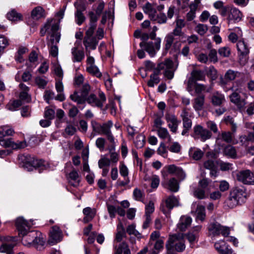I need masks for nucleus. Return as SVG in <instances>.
Segmentation results:
<instances>
[{
    "mask_svg": "<svg viewBox=\"0 0 254 254\" xmlns=\"http://www.w3.org/2000/svg\"><path fill=\"white\" fill-rule=\"evenodd\" d=\"M242 16V12L238 9L232 7L227 19L228 23H236L241 20Z\"/></svg>",
    "mask_w": 254,
    "mask_h": 254,
    "instance_id": "412c9836",
    "label": "nucleus"
},
{
    "mask_svg": "<svg viewBox=\"0 0 254 254\" xmlns=\"http://www.w3.org/2000/svg\"><path fill=\"white\" fill-rule=\"evenodd\" d=\"M205 78L203 71L199 70H193L191 73L190 79L195 82L196 81L204 80Z\"/></svg>",
    "mask_w": 254,
    "mask_h": 254,
    "instance_id": "e433bc0d",
    "label": "nucleus"
},
{
    "mask_svg": "<svg viewBox=\"0 0 254 254\" xmlns=\"http://www.w3.org/2000/svg\"><path fill=\"white\" fill-rule=\"evenodd\" d=\"M168 244L170 245L173 251L175 252L181 253L183 252L186 248L185 241L182 238V235L180 234L169 235L166 246Z\"/></svg>",
    "mask_w": 254,
    "mask_h": 254,
    "instance_id": "f03ea898",
    "label": "nucleus"
},
{
    "mask_svg": "<svg viewBox=\"0 0 254 254\" xmlns=\"http://www.w3.org/2000/svg\"><path fill=\"white\" fill-rule=\"evenodd\" d=\"M174 40V37L172 34L169 33L167 34L165 38V46L164 49L166 52H167L171 47L172 44Z\"/></svg>",
    "mask_w": 254,
    "mask_h": 254,
    "instance_id": "a18cd8bd",
    "label": "nucleus"
},
{
    "mask_svg": "<svg viewBox=\"0 0 254 254\" xmlns=\"http://www.w3.org/2000/svg\"><path fill=\"white\" fill-rule=\"evenodd\" d=\"M209 99L214 106H220L225 101L224 95L218 91L212 93L209 97Z\"/></svg>",
    "mask_w": 254,
    "mask_h": 254,
    "instance_id": "4be33fe9",
    "label": "nucleus"
},
{
    "mask_svg": "<svg viewBox=\"0 0 254 254\" xmlns=\"http://www.w3.org/2000/svg\"><path fill=\"white\" fill-rule=\"evenodd\" d=\"M163 187L170 191L176 192L179 191L180 185L178 180L175 178L165 179L162 183Z\"/></svg>",
    "mask_w": 254,
    "mask_h": 254,
    "instance_id": "4468645a",
    "label": "nucleus"
},
{
    "mask_svg": "<svg viewBox=\"0 0 254 254\" xmlns=\"http://www.w3.org/2000/svg\"><path fill=\"white\" fill-rule=\"evenodd\" d=\"M219 137L227 143H231L233 140V134L229 131H223Z\"/></svg>",
    "mask_w": 254,
    "mask_h": 254,
    "instance_id": "de8ad7c7",
    "label": "nucleus"
},
{
    "mask_svg": "<svg viewBox=\"0 0 254 254\" xmlns=\"http://www.w3.org/2000/svg\"><path fill=\"white\" fill-rule=\"evenodd\" d=\"M161 39L157 38L154 42H142L139 44L140 47L144 50L151 57H154L161 47Z\"/></svg>",
    "mask_w": 254,
    "mask_h": 254,
    "instance_id": "39448f33",
    "label": "nucleus"
},
{
    "mask_svg": "<svg viewBox=\"0 0 254 254\" xmlns=\"http://www.w3.org/2000/svg\"><path fill=\"white\" fill-rule=\"evenodd\" d=\"M159 74V73L158 72V71L155 69L154 73L150 75V79L147 82L148 86L153 87L155 84H157L159 82L160 78L158 76Z\"/></svg>",
    "mask_w": 254,
    "mask_h": 254,
    "instance_id": "ea45409f",
    "label": "nucleus"
},
{
    "mask_svg": "<svg viewBox=\"0 0 254 254\" xmlns=\"http://www.w3.org/2000/svg\"><path fill=\"white\" fill-rule=\"evenodd\" d=\"M59 30V25L57 24H53L51 27V35L50 41L52 45L57 44L60 40L61 35L58 31Z\"/></svg>",
    "mask_w": 254,
    "mask_h": 254,
    "instance_id": "b1692460",
    "label": "nucleus"
},
{
    "mask_svg": "<svg viewBox=\"0 0 254 254\" xmlns=\"http://www.w3.org/2000/svg\"><path fill=\"white\" fill-rule=\"evenodd\" d=\"M166 207L164 206H161V210L166 216L170 215L171 210L175 206L179 205V199L174 195L169 196L166 200Z\"/></svg>",
    "mask_w": 254,
    "mask_h": 254,
    "instance_id": "f8f14e48",
    "label": "nucleus"
},
{
    "mask_svg": "<svg viewBox=\"0 0 254 254\" xmlns=\"http://www.w3.org/2000/svg\"><path fill=\"white\" fill-rule=\"evenodd\" d=\"M83 43L85 47L86 50L87 51L88 49H96L98 41L94 37H84Z\"/></svg>",
    "mask_w": 254,
    "mask_h": 254,
    "instance_id": "cd10ccee",
    "label": "nucleus"
},
{
    "mask_svg": "<svg viewBox=\"0 0 254 254\" xmlns=\"http://www.w3.org/2000/svg\"><path fill=\"white\" fill-rule=\"evenodd\" d=\"M218 165L220 169L223 171H228L232 169V164L230 163L220 162Z\"/></svg>",
    "mask_w": 254,
    "mask_h": 254,
    "instance_id": "0e129e2a",
    "label": "nucleus"
},
{
    "mask_svg": "<svg viewBox=\"0 0 254 254\" xmlns=\"http://www.w3.org/2000/svg\"><path fill=\"white\" fill-rule=\"evenodd\" d=\"M8 45V40L3 35H0V56L3 53L4 49Z\"/></svg>",
    "mask_w": 254,
    "mask_h": 254,
    "instance_id": "5fc2aeb1",
    "label": "nucleus"
},
{
    "mask_svg": "<svg viewBox=\"0 0 254 254\" xmlns=\"http://www.w3.org/2000/svg\"><path fill=\"white\" fill-rule=\"evenodd\" d=\"M75 22L78 25H80L85 20V17L83 13L75 12Z\"/></svg>",
    "mask_w": 254,
    "mask_h": 254,
    "instance_id": "13d9d810",
    "label": "nucleus"
},
{
    "mask_svg": "<svg viewBox=\"0 0 254 254\" xmlns=\"http://www.w3.org/2000/svg\"><path fill=\"white\" fill-rule=\"evenodd\" d=\"M196 206V209L195 210V214H196V219L197 220H200L201 221H203L205 218V207L201 205H199L196 203V202H194L192 204V208H195Z\"/></svg>",
    "mask_w": 254,
    "mask_h": 254,
    "instance_id": "a878e982",
    "label": "nucleus"
},
{
    "mask_svg": "<svg viewBox=\"0 0 254 254\" xmlns=\"http://www.w3.org/2000/svg\"><path fill=\"white\" fill-rule=\"evenodd\" d=\"M31 16L34 19H39L44 16V10L41 6H37L31 12Z\"/></svg>",
    "mask_w": 254,
    "mask_h": 254,
    "instance_id": "58836bf2",
    "label": "nucleus"
},
{
    "mask_svg": "<svg viewBox=\"0 0 254 254\" xmlns=\"http://www.w3.org/2000/svg\"><path fill=\"white\" fill-rule=\"evenodd\" d=\"M181 149V146L178 142H173L168 147V149L172 152L179 153Z\"/></svg>",
    "mask_w": 254,
    "mask_h": 254,
    "instance_id": "09e8293b",
    "label": "nucleus"
},
{
    "mask_svg": "<svg viewBox=\"0 0 254 254\" xmlns=\"http://www.w3.org/2000/svg\"><path fill=\"white\" fill-rule=\"evenodd\" d=\"M155 69L158 73H160L162 70H164V76L169 79H172L174 77L175 69L173 61L169 59H167L164 62L159 63Z\"/></svg>",
    "mask_w": 254,
    "mask_h": 254,
    "instance_id": "7ed1b4c3",
    "label": "nucleus"
},
{
    "mask_svg": "<svg viewBox=\"0 0 254 254\" xmlns=\"http://www.w3.org/2000/svg\"><path fill=\"white\" fill-rule=\"evenodd\" d=\"M70 99L78 104H82L87 101V98L85 97L79 91H74L72 94L70 95Z\"/></svg>",
    "mask_w": 254,
    "mask_h": 254,
    "instance_id": "c756f323",
    "label": "nucleus"
},
{
    "mask_svg": "<svg viewBox=\"0 0 254 254\" xmlns=\"http://www.w3.org/2000/svg\"><path fill=\"white\" fill-rule=\"evenodd\" d=\"M209 234L212 236H218L222 234L224 237L228 236L230 234L229 227L222 226L217 222L211 223L208 226Z\"/></svg>",
    "mask_w": 254,
    "mask_h": 254,
    "instance_id": "423d86ee",
    "label": "nucleus"
},
{
    "mask_svg": "<svg viewBox=\"0 0 254 254\" xmlns=\"http://www.w3.org/2000/svg\"><path fill=\"white\" fill-rule=\"evenodd\" d=\"M13 133V129L8 126H3L0 127V138H2L5 136L12 135Z\"/></svg>",
    "mask_w": 254,
    "mask_h": 254,
    "instance_id": "4c0bfd02",
    "label": "nucleus"
},
{
    "mask_svg": "<svg viewBox=\"0 0 254 254\" xmlns=\"http://www.w3.org/2000/svg\"><path fill=\"white\" fill-rule=\"evenodd\" d=\"M181 117L183 121V130L182 132V135H188V131L191 128L192 122L189 117V113L186 110H184L181 114Z\"/></svg>",
    "mask_w": 254,
    "mask_h": 254,
    "instance_id": "f3484780",
    "label": "nucleus"
},
{
    "mask_svg": "<svg viewBox=\"0 0 254 254\" xmlns=\"http://www.w3.org/2000/svg\"><path fill=\"white\" fill-rule=\"evenodd\" d=\"M0 144L5 148H10L12 149H18L24 148L26 142L24 141H17L14 142L11 138H0Z\"/></svg>",
    "mask_w": 254,
    "mask_h": 254,
    "instance_id": "9b49d317",
    "label": "nucleus"
},
{
    "mask_svg": "<svg viewBox=\"0 0 254 254\" xmlns=\"http://www.w3.org/2000/svg\"><path fill=\"white\" fill-rule=\"evenodd\" d=\"M214 247L217 252L221 254H223L228 249V246L223 241L216 242L214 245Z\"/></svg>",
    "mask_w": 254,
    "mask_h": 254,
    "instance_id": "37998d69",
    "label": "nucleus"
},
{
    "mask_svg": "<svg viewBox=\"0 0 254 254\" xmlns=\"http://www.w3.org/2000/svg\"><path fill=\"white\" fill-rule=\"evenodd\" d=\"M218 53L223 57H228L231 54V51L229 47H224L219 49Z\"/></svg>",
    "mask_w": 254,
    "mask_h": 254,
    "instance_id": "4d7b16f0",
    "label": "nucleus"
},
{
    "mask_svg": "<svg viewBox=\"0 0 254 254\" xmlns=\"http://www.w3.org/2000/svg\"><path fill=\"white\" fill-rule=\"evenodd\" d=\"M204 95H201L194 99L193 107L196 111L202 110L204 103Z\"/></svg>",
    "mask_w": 254,
    "mask_h": 254,
    "instance_id": "c9c22d12",
    "label": "nucleus"
},
{
    "mask_svg": "<svg viewBox=\"0 0 254 254\" xmlns=\"http://www.w3.org/2000/svg\"><path fill=\"white\" fill-rule=\"evenodd\" d=\"M29 236L32 237L31 242H29L28 244L41 251L43 249L45 242V239L40 232L31 231Z\"/></svg>",
    "mask_w": 254,
    "mask_h": 254,
    "instance_id": "0eeeda50",
    "label": "nucleus"
},
{
    "mask_svg": "<svg viewBox=\"0 0 254 254\" xmlns=\"http://www.w3.org/2000/svg\"><path fill=\"white\" fill-rule=\"evenodd\" d=\"M192 219L190 217L187 215L182 216L177 224V228L180 231H185L190 225Z\"/></svg>",
    "mask_w": 254,
    "mask_h": 254,
    "instance_id": "5701e85b",
    "label": "nucleus"
},
{
    "mask_svg": "<svg viewBox=\"0 0 254 254\" xmlns=\"http://www.w3.org/2000/svg\"><path fill=\"white\" fill-rule=\"evenodd\" d=\"M134 143L137 148H142L145 143V136L141 134L137 135L134 140Z\"/></svg>",
    "mask_w": 254,
    "mask_h": 254,
    "instance_id": "49530a36",
    "label": "nucleus"
},
{
    "mask_svg": "<svg viewBox=\"0 0 254 254\" xmlns=\"http://www.w3.org/2000/svg\"><path fill=\"white\" fill-rule=\"evenodd\" d=\"M156 131L157 135L160 138L162 139H167L168 142H171L172 137L166 128L160 127L156 129Z\"/></svg>",
    "mask_w": 254,
    "mask_h": 254,
    "instance_id": "72a5a7b5",
    "label": "nucleus"
},
{
    "mask_svg": "<svg viewBox=\"0 0 254 254\" xmlns=\"http://www.w3.org/2000/svg\"><path fill=\"white\" fill-rule=\"evenodd\" d=\"M212 133L210 131L200 125H197L193 127V136L195 138H200L201 141H204L209 139Z\"/></svg>",
    "mask_w": 254,
    "mask_h": 254,
    "instance_id": "9d476101",
    "label": "nucleus"
},
{
    "mask_svg": "<svg viewBox=\"0 0 254 254\" xmlns=\"http://www.w3.org/2000/svg\"><path fill=\"white\" fill-rule=\"evenodd\" d=\"M204 167L208 170L213 169L216 167L214 161L208 159L203 163Z\"/></svg>",
    "mask_w": 254,
    "mask_h": 254,
    "instance_id": "338daca9",
    "label": "nucleus"
},
{
    "mask_svg": "<svg viewBox=\"0 0 254 254\" xmlns=\"http://www.w3.org/2000/svg\"><path fill=\"white\" fill-rule=\"evenodd\" d=\"M7 18L11 21L17 22L22 20V15L17 12L14 9H11L6 14Z\"/></svg>",
    "mask_w": 254,
    "mask_h": 254,
    "instance_id": "2f4dec72",
    "label": "nucleus"
},
{
    "mask_svg": "<svg viewBox=\"0 0 254 254\" xmlns=\"http://www.w3.org/2000/svg\"><path fill=\"white\" fill-rule=\"evenodd\" d=\"M167 18L164 13H160L159 14L157 15L155 19L153 20L159 24L165 23L167 22Z\"/></svg>",
    "mask_w": 254,
    "mask_h": 254,
    "instance_id": "603ef678",
    "label": "nucleus"
},
{
    "mask_svg": "<svg viewBox=\"0 0 254 254\" xmlns=\"http://www.w3.org/2000/svg\"><path fill=\"white\" fill-rule=\"evenodd\" d=\"M71 60L73 63H80L85 58V53L83 49L77 46H74L71 49Z\"/></svg>",
    "mask_w": 254,
    "mask_h": 254,
    "instance_id": "6ab92c4d",
    "label": "nucleus"
},
{
    "mask_svg": "<svg viewBox=\"0 0 254 254\" xmlns=\"http://www.w3.org/2000/svg\"><path fill=\"white\" fill-rule=\"evenodd\" d=\"M96 213V210L95 208H92L90 207H87L83 209V213L84 215L83 221L87 223L91 221L95 217Z\"/></svg>",
    "mask_w": 254,
    "mask_h": 254,
    "instance_id": "393cba45",
    "label": "nucleus"
},
{
    "mask_svg": "<svg viewBox=\"0 0 254 254\" xmlns=\"http://www.w3.org/2000/svg\"><path fill=\"white\" fill-rule=\"evenodd\" d=\"M113 123L111 121L102 125V134L105 135L108 140L113 144L115 143V138L112 134L111 128L113 127Z\"/></svg>",
    "mask_w": 254,
    "mask_h": 254,
    "instance_id": "aec40b11",
    "label": "nucleus"
},
{
    "mask_svg": "<svg viewBox=\"0 0 254 254\" xmlns=\"http://www.w3.org/2000/svg\"><path fill=\"white\" fill-rule=\"evenodd\" d=\"M154 204L152 201H150L148 204L145 206V215L151 216L154 211Z\"/></svg>",
    "mask_w": 254,
    "mask_h": 254,
    "instance_id": "864d4df0",
    "label": "nucleus"
},
{
    "mask_svg": "<svg viewBox=\"0 0 254 254\" xmlns=\"http://www.w3.org/2000/svg\"><path fill=\"white\" fill-rule=\"evenodd\" d=\"M35 83L41 88H44L47 84V81L43 77L38 76L35 79Z\"/></svg>",
    "mask_w": 254,
    "mask_h": 254,
    "instance_id": "3c124183",
    "label": "nucleus"
},
{
    "mask_svg": "<svg viewBox=\"0 0 254 254\" xmlns=\"http://www.w3.org/2000/svg\"><path fill=\"white\" fill-rule=\"evenodd\" d=\"M246 192L242 188H236L230 193L229 197L227 200V204L230 208H233L243 203L246 199Z\"/></svg>",
    "mask_w": 254,
    "mask_h": 254,
    "instance_id": "f257e3e1",
    "label": "nucleus"
},
{
    "mask_svg": "<svg viewBox=\"0 0 254 254\" xmlns=\"http://www.w3.org/2000/svg\"><path fill=\"white\" fill-rule=\"evenodd\" d=\"M114 254H131L127 244L126 242H122L118 246H114Z\"/></svg>",
    "mask_w": 254,
    "mask_h": 254,
    "instance_id": "bb28decb",
    "label": "nucleus"
},
{
    "mask_svg": "<svg viewBox=\"0 0 254 254\" xmlns=\"http://www.w3.org/2000/svg\"><path fill=\"white\" fill-rule=\"evenodd\" d=\"M240 74V72L232 69L228 70L224 75V79L227 81L234 80Z\"/></svg>",
    "mask_w": 254,
    "mask_h": 254,
    "instance_id": "a19ab883",
    "label": "nucleus"
},
{
    "mask_svg": "<svg viewBox=\"0 0 254 254\" xmlns=\"http://www.w3.org/2000/svg\"><path fill=\"white\" fill-rule=\"evenodd\" d=\"M165 118L171 131L174 133H176L180 122L173 114H167L165 115Z\"/></svg>",
    "mask_w": 254,
    "mask_h": 254,
    "instance_id": "2eb2a0df",
    "label": "nucleus"
},
{
    "mask_svg": "<svg viewBox=\"0 0 254 254\" xmlns=\"http://www.w3.org/2000/svg\"><path fill=\"white\" fill-rule=\"evenodd\" d=\"M76 131L75 127L70 124L67 125L64 129L65 133L69 136L73 135Z\"/></svg>",
    "mask_w": 254,
    "mask_h": 254,
    "instance_id": "052dcab7",
    "label": "nucleus"
},
{
    "mask_svg": "<svg viewBox=\"0 0 254 254\" xmlns=\"http://www.w3.org/2000/svg\"><path fill=\"white\" fill-rule=\"evenodd\" d=\"M91 126L93 131L99 134H102V125L93 121L91 122Z\"/></svg>",
    "mask_w": 254,
    "mask_h": 254,
    "instance_id": "e2e57ef3",
    "label": "nucleus"
},
{
    "mask_svg": "<svg viewBox=\"0 0 254 254\" xmlns=\"http://www.w3.org/2000/svg\"><path fill=\"white\" fill-rule=\"evenodd\" d=\"M117 230V232L114 241L121 242L123 238L126 237V231L122 223L118 224Z\"/></svg>",
    "mask_w": 254,
    "mask_h": 254,
    "instance_id": "7c9ffc66",
    "label": "nucleus"
},
{
    "mask_svg": "<svg viewBox=\"0 0 254 254\" xmlns=\"http://www.w3.org/2000/svg\"><path fill=\"white\" fill-rule=\"evenodd\" d=\"M237 50L239 56V63L244 65L247 62L245 57L249 53V49L247 44L243 40H239L237 44Z\"/></svg>",
    "mask_w": 254,
    "mask_h": 254,
    "instance_id": "1a4fd4ad",
    "label": "nucleus"
},
{
    "mask_svg": "<svg viewBox=\"0 0 254 254\" xmlns=\"http://www.w3.org/2000/svg\"><path fill=\"white\" fill-rule=\"evenodd\" d=\"M62 239V232L60 228L57 226H54L52 228L50 232V239L49 240V244L54 245L61 241Z\"/></svg>",
    "mask_w": 254,
    "mask_h": 254,
    "instance_id": "dca6fc26",
    "label": "nucleus"
},
{
    "mask_svg": "<svg viewBox=\"0 0 254 254\" xmlns=\"http://www.w3.org/2000/svg\"><path fill=\"white\" fill-rule=\"evenodd\" d=\"M193 195L199 199H203L205 197L204 190L202 189L197 188L193 191Z\"/></svg>",
    "mask_w": 254,
    "mask_h": 254,
    "instance_id": "680f3d73",
    "label": "nucleus"
},
{
    "mask_svg": "<svg viewBox=\"0 0 254 254\" xmlns=\"http://www.w3.org/2000/svg\"><path fill=\"white\" fill-rule=\"evenodd\" d=\"M23 161V167L29 171H32L33 169H36L40 168V170L45 168L43 165L44 161L41 160H37L32 157L31 155H27L22 158Z\"/></svg>",
    "mask_w": 254,
    "mask_h": 254,
    "instance_id": "20e7f679",
    "label": "nucleus"
},
{
    "mask_svg": "<svg viewBox=\"0 0 254 254\" xmlns=\"http://www.w3.org/2000/svg\"><path fill=\"white\" fill-rule=\"evenodd\" d=\"M189 154L190 158L192 159L198 161L200 160L204 155V152L200 149L191 147L189 151Z\"/></svg>",
    "mask_w": 254,
    "mask_h": 254,
    "instance_id": "c85d7f7f",
    "label": "nucleus"
},
{
    "mask_svg": "<svg viewBox=\"0 0 254 254\" xmlns=\"http://www.w3.org/2000/svg\"><path fill=\"white\" fill-rule=\"evenodd\" d=\"M223 153L225 155L231 158L235 159L237 158L236 149L235 147L231 145H228L224 147Z\"/></svg>",
    "mask_w": 254,
    "mask_h": 254,
    "instance_id": "f704fd0d",
    "label": "nucleus"
},
{
    "mask_svg": "<svg viewBox=\"0 0 254 254\" xmlns=\"http://www.w3.org/2000/svg\"><path fill=\"white\" fill-rule=\"evenodd\" d=\"M158 153L163 156H167V151L166 149L165 145L164 142H161L160 144L159 148L157 149Z\"/></svg>",
    "mask_w": 254,
    "mask_h": 254,
    "instance_id": "69168bd1",
    "label": "nucleus"
},
{
    "mask_svg": "<svg viewBox=\"0 0 254 254\" xmlns=\"http://www.w3.org/2000/svg\"><path fill=\"white\" fill-rule=\"evenodd\" d=\"M13 247L14 245L4 243L0 247V252L6 254H13Z\"/></svg>",
    "mask_w": 254,
    "mask_h": 254,
    "instance_id": "c03bdc74",
    "label": "nucleus"
},
{
    "mask_svg": "<svg viewBox=\"0 0 254 254\" xmlns=\"http://www.w3.org/2000/svg\"><path fill=\"white\" fill-rule=\"evenodd\" d=\"M69 183L74 187H77L79 184V175L78 172L73 170L68 175Z\"/></svg>",
    "mask_w": 254,
    "mask_h": 254,
    "instance_id": "473e14b6",
    "label": "nucleus"
},
{
    "mask_svg": "<svg viewBox=\"0 0 254 254\" xmlns=\"http://www.w3.org/2000/svg\"><path fill=\"white\" fill-rule=\"evenodd\" d=\"M15 225L19 232V235L24 236L27 234V231L29 229L30 224L22 217L18 218L15 222Z\"/></svg>",
    "mask_w": 254,
    "mask_h": 254,
    "instance_id": "a211bd4d",
    "label": "nucleus"
},
{
    "mask_svg": "<svg viewBox=\"0 0 254 254\" xmlns=\"http://www.w3.org/2000/svg\"><path fill=\"white\" fill-rule=\"evenodd\" d=\"M110 165V160L106 157L101 158L98 161V166L99 168H107Z\"/></svg>",
    "mask_w": 254,
    "mask_h": 254,
    "instance_id": "8fccbe9b",
    "label": "nucleus"
},
{
    "mask_svg": "<svg viewBox=\"0 0 254 254\" xmlns=\"http://www.w3.org/2000/svg\"><path fill=\"white\" fill-rule=\"evenodd\" d=\"M196 32L200 35H203L207 31L208 28L206 25L198 24L195 28Z\"/></svg>",
    "mask_w": 254,
    "mask_h": 254,
    "instance_id": "6e6d98bb",
    "label": "nucleus"
},
{
    "mask_svg": "<svg viewBox=\"0 0 254 254\" xmlns=\"http://www.w3.org/2000/svg\"><path fill=\"white\" fill-rule=\"evenodd\" d=\"M99 98L94 94H90L87 98V102L92 107H97L102 108L103 104L106 101L105 94L102 91L98 93Z\"/></svg>",
    "mask_w": 254,
    "mask_h": 254,
    "instance_id": "6e6552de",
    "label": "nucleus"
},
{
    "mask_svg": "<svg viewBox=\"0 0 254 254\" xmlns=\"http://www.w3.org/2000/svg\"><path fill=\"white\" fill-rule=\"evenodd\" d=\"M86 70L90 74L98 78L102 76V73L99 71V68L95 65H88L86 67Z\"/></svg>",
    "mask_w": 254,
    "mask_h": 254,
    "instance_id": "79ce46f5",
    "label": "nucleus"
},
{
    "mask_svg": "<svg viewBox=\"0 0 254 254\" xmlns=\"http://www.w3.org/2000/svg\"><path fill=\"white\" fill-rule=\"evenodd\" d=\"M236 177L238 181L249 185L252 181V179L254 178V173L249 170H243L237 173Z\"/></svg>",
    "mask_w": 254,
    "mask_h": 254,
    "instance_id": "ddd939ff",
    "label": "nucleus"
},
{
    "mask_svg": "<svg viewBox=\"0 0 254 254\" xmlns=\"http://www.w3.org/2000/svg\"><path fill=\"white\" fill-rule=\"evenodd\" d=\"M105 139L102 137L98 138L96 141V145L100 150H103L105 147Z\"/></svg>",
    "mask_w": 254,
    "mask_h": 254,
    "instance_id": "774afa93",
    "label": "nucleus"
},
{
    "mask_svg": "<svg viewBox=\"0 0 254 254\" xmlns=\"http://www.w3.org/2000/svg\"><path fill=\"white\" fill-rule=\"evenodd\" d=\"M22 105V102L20 100H16L13 101L11 105L7 106V108L9 110L15 111Z\"/></svg>",
    "mask_w": 254,
    "mask_h": 254,
    "instance_id": "bf43d9fd",
    "label": "nucleus"
}]
</instances>
